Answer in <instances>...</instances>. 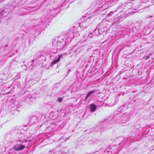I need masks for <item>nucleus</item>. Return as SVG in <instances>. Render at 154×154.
Segmentation results:
<instances>
[{
  "label": "nucleus",
  "instance_id": "nucleus-1",
  "mask_svg": "<svg viewBox=\"0 0 154 154\" xmlns=\"http://www.w3.org/2000/svg\"><path fill=\"white\" fill-rule=\"evenodd\" d=\"M25 147V146L24 145L17 144L14 146V149L16 151H19L22 150Z\"/></svg>",
  "mask_w": 154,
  "mask_h": 154
},
{
  "label": "nucleus",
  "instance_id": "nucleus-2",
  "mask_svg": "<svg viewBox=\"0 0 154 154\" xmlns=\"http://www.w3.org/2000/svg\"><path fill=\"white\" fill-rule=\"evenodd\" d=\"M63 56V54L59 55L58 58L57 60H54L52 62V63L54 65L59 62L60 60V58Z\"/></svg>",
  "mask_w": 154,
  "mask_h": 154
},
{
  "label": "nucleus",
  "instance_id": "nucleus-3",
  "mask_svg": "<svg viewBox=\"0 0 154 154\" xmlns=\"http://www.w3.org/2000/svg\"><path fill=\"white\" fill-rule=\"evenodd\" d=\"M90 107L91 111L92 112L94 111L96 109V106L94 104H91Z\"/></svg>",
  "mask_w": 154,
  "mask_h": 154
},
{
  "label": "nucleus",
  "instance_id": "nucleus-4",
  "mask_svg": "<svg viewBox=\"0 0 154 154\" xmlns=\"http://www.w3.org/2000/svg\"><path fill=\"white\" fill-rule=\"evenodd\" d=\"M95 92V90H93L89 92L87 95L86 98H88L92 94L94 93Z\"/></svg>",
  "mask_w": 154,
  "mask_h": 154
},
{
  "label": "nucleus",
  "instance_id": "nucleus-5",
  "mask_svg": "<svg viewBox=\"0 0 154 154\" xmlns=\"http://www.w3.org/2000/svg\"><path fill=\"white\" fill-rule=\"evenodd\" d=\"M62 100L63 99L62 98H59L58 99V101L60 103L62 101Z\"/></svg>",
  "mask_w": 154,
  "mask_h": 154
},
{
  "label": "nucleus",
  "instance_id": "nucleus-6",
  "mask_svg": "<svg viewBox=\"0 0 154 154\" xmlns=\"http://www.w3.org/2000/svg\"><path fill=\"white\" fill-rule=\"evenodd\" d=\"M149 55L145 57V60H148V59H149Z\"/></svg>",
  "mask_w": 154,
  "mask_h": 154
}]
</instances>
